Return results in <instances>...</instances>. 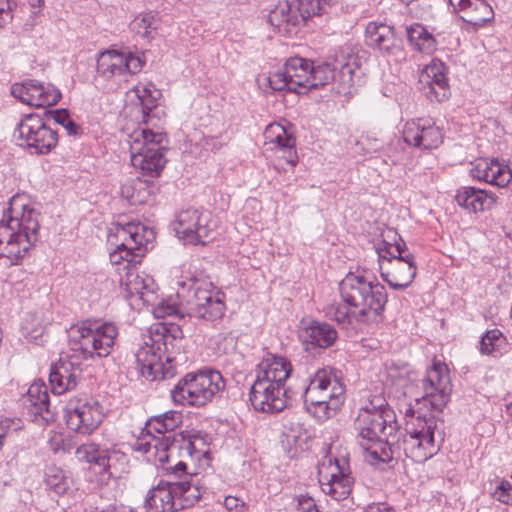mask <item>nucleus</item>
<instances>
[{
  "mask_svg": "<svg viewBox=\"0 0 512 512\" xmlns=\"http://www.w3.org/2000/svg\"><path fill=\"white\" fill-rule=\"evenodd\" d=\"M137 101L130 107L131 114L138 123L146 124L152 122L157 114V99L160 93L155 91L156 95L145 86H136L133 89Z\"/></svg>",
  "mask_w": 512,
  "mask_h": 512,
  "instance_id": "31",
  "label": "nucleus"
},
{
  "mask_svg": "<svg viewBox=\"0 0 512 512\" xmlns=\"http://www.w3.org/2000/svg\"><path fill=\"white\" fill-rule=\"evenodd\" d=\"M46 486L57 495H64L71 487L72 481L60 467L50 465L45 471Z\"/></svg>",
  "mask_w": 512,
  "mask_h": 512,
  "instance_id": "39",
  "label": "nucleus"
},
{
  "mask_svg": "<svg viewBox=\"0 0 512 512\" xmlns=\"http://www.w3.org/2000/svg\"><path fill=\"white\" fill-rule=\"evenodd\" d=\"M502 333L498 329L487 331L480 341V352L482 354L490 355L500 346L499 342L502 339Z\"/></svg>",
  "mask_w": 512,
  "mask_h": 512,
  "instance_id": "46",
  "label": "nucleus"
},
{
  "mask_svg": "<svg viewBox=\"0 0 512 512\" xmlns=\"http://www.w3.org/2000/svg\"><path fill=\"white\" fill-rule=\"evenodd\" d=\"M153 448L160 461L167 460L168 455L166 454L171 449H179L180 445L177 444L178 440L176 435H165L161 437H153Z\"/></svg>",
  "mask_w": 512,
  "mask_h": 512,
  "instance_id": "43",
  "label": "nucleus"
},
{
  "mask_svg": "<svg viewBox=\"0 0 512 512\" xmlns=\"http://www.w3.org/2000/svg\"><path fill=\"white\" fill-rule=\"evenodd\" d=\"M360 409H367L370 413L386 414L388 410H393L387 403L382 393L371 395Z\"/></svg>",
  "mask_w": 512,
  "mask_h": 512,
  "instance_id": "48",
  "label": "nucleus"
},
{
  "mask_svg": "<svg viewBox=\"0 0 512 512\" xmlns=\"http://www.w3.org/2000/svg\"><path fill=\"white\" fill-rule=\"evenodd\" d=\"M168 479L166 481H181L185 478L186 475L182 476V475H179L177 474L176 476H173V471H171L170 473H168ZM194 478L195 476L192 475Z\"/></svg>",
  "mask_w": 512,
  "mask_h": 512,
  "instance_id": "60",
  "label": "nucleus"
},
{
  "mask_svg": "<svg viewBox=\"0 0 512 512\" xmlns=\"http://www.w3.org/2000/svg\"><path fill=\"white\" fill-rule=\"evenodd\" d=\"M337 337L336 329L329 323L317 320L301 321L299 338L304 344L325 349L331 347Z\"/></svg>",
  "mask_w": 512,
  "mask_h": 512,
  "instance_id": "26",
  "label": "nucleus"
},
{
  "mask_svg": "<svg viewBox=\"0 0 512 512\" xmlns=\"http://www.w3.org/2000/svg\"><path fill=\"white\" fill-rule=\"evenodd\" d=\"M379 257L381 277L396 290L406 289L416 276L414 256L402 241H383L376 248Z\"/></svg>",
  "mask_w": 512,
  "mask_h": 512,
  "instance_id": "9",
  "label": "nucleus"
},
{
  "mask_svg": "<svg viewBox=\"0 0 512 512\" xmlns=\"http://www.w3.org/2000/svg\"><path fill=\"white\" fill-rule=\"evenodd\" d=\"M225 388L222 374L213 369H203L186 374L171 391L175 403L202 407L220 395Z\"/></svg>",
  "mask_w": 512,
  "mask_h": 512,
  "instance_id": "8",
  "label": "nucleus"
},
{
  "mask_svg": "<svg viewBox=\"0 0 512 512\" xmlns=\"http://www.w3.org/2000/svg\"><path fill=\"white\" fill-rule=\"evenodd\" d=\"M186 469H187V465L184 462H178L172 468L173 476H176L177 474L182 475V476L189 475L188 473H186Z\"/></svg>",
  "mask_w": 512,
  "mask_h": 512,
  "instance_id": "57",
  "label": "nucleus"
},
{
  "mask_svg": "<svg viewBox=\"0 0 512 512\" xmlns=\"http://www.w3.org/2000/svg\"><path fill=\"white\" fill-rule=\"evenodd\" d=\"M423 394L415 398L417 412L409 409L403 431L396 441L389 437L398 431L396 414L388 410L384 415L359 409L354 421L357 442L367 453L371 464L388 463L394 457L405 456L422 463L433 457L444 441L443 421L434 415L422 413L424 408L441 412L449 401L452 391L446 364L435 361L421 380Z\"/></svg>",
  "mask_w": 512,
  "mask_h": 512,
  "instance_id": "1",
  "label": "nucleus"
},
{
  "mask_svg": "<svg viewBox=\"0 0 512 512\" xmlns=\"http://www.w3.org/2000/svg\"><path fill=\"white\" fill-rule=\"evenodd\" d=\"M264 147L266 151L283 152L287 163L295 165L297 153L295 150V138L287 129L279 123L269 124L264 133Z\"/></svg>",
  "mask_w": 512,
  "mask_h": 512,
  "instance_id": "25",
  "label": "nucleus"
},
{
  "mask_svg": "<svg viewBox=\"0 0 512 512\" xmlns=\"http://www.w3.org/2000/svg\"><path fill=\"white\" fill-rule=\"evenodd\" d=\"M493 497L501 503L512 505V485L502 481L493 492Z\"/></svg>",
  "mask_w": 512,
  "mask_h": 512,
  "instance_id": "50",
  "label": "nucleus"
},
{
  "mask_svg": "<svg viewBox=\"0 0 512 512\" xmlns=\"http://www.w3.org/2000/svg\"><path fill=\"white\" fill-rule=\"evenodd\" d=\"M511 180L512 172L509 167L493 159L487 183L498 187H505Z\"/></svg>",
  "mask_w": 512,
  "mask_h": 512,
  "instance_id": "42",
  "label": "nucleus"
},
{
  "mask_svg": "<svg viewBox=\"0 0 512 512\" xmlns=\"http://www.w3.org/2000/svg\"><path fill=\"white\" fill-rule=\"evenodd\" d=\"M291 371L292 366L287 359L268 354L256 367V380L271 382L276 386H286Z\"/></svg>",
  "mask_w": 512,
  "mask_h": 512,
  "instance_id": "27",
  "label": "nucleus"
},
{
  "mask_svg": "<svg viewBox=\"0 0 512 512\" xmlns=\"http://www.w3.org/2000/svg\"><path fill=\"white\" fill-rule=\"evenodd\" d=\"M406 34L408 42L415 50L427 54L435 50L436 41L422 24L414 23L407 26Z\"/></svg>",
  "mask_w": 512,
  "mask_h": 512,
  "instance_id": "36",
  "label": "nucleus"
},
{
  "mask_svg": "<svg viewBox=\"0 0 512 512\" xmlns=\"http://www.w3.org/2000/svg\"><path fill=\"white\" fill-rule=\"evenodd\" d=\"M102 406L98 401L76 399L71 400L66 407V424L78 434L90 435L103 420Z\"/></svg>",
  "mask_w": 512,
  "mask_h": 512,
  "instance_id": "17",
  "label": "nucleus"
},
{
  "mask_svg": "<svg viewBox=\"0 0 512 512\" xmlns=\"http://www.w3.org/2000/svg\"><path fill=\"white\" fill-rule=\"evenodd\" d=\"M117 335L118 331L114 324L98 325L89 320L83 321L69 330L72 355L83 359H93L95 356L107 357L111 353Z\"/></svg>",
  "mask_w": 512,
  "mask_h": 512,
  "instance_id": "7",
  "label": "nucleus"
},
{
  "mask_svg": "<svg viewBox=\"0 0 512 512\" xmlns=\"http://www.w3.org/2000/svg\"><path fill=\"white\" fill-rule=\"evenodd\" d=\"M447 78L445 75V66L440 61L433 60L431 64L427 65L423 70L420 83L422 85H437L440 84V79Z\"/></svg>",
  "mask_w": 512,
  "mask_h": 512,
  "instance_id": "41",
  "label": "nucleus"
},
{
  "mask_svg": "<svg viewBox=\"0 0 512 512\" xmlns=\"http://www.w3.org/2000/svg\"><path fill=\"white\" fill-rule=\"evenodd\" d=\"M357 58L350 46H342L336 54L334 63L311 61L309 90L318 89L331 81L339 83V89L345 90L353 83Z\"/></svg>",
  "mask_w": 512,
  "mask_h": 512,
  "instance_id": "12",
  "label": "nucleus"
},
{
  "mask_svg": "<svg viewBox=\"0 0 512 512\" xmlns=\"http://www.w3.org/2000/svg\"><path fill=\"white\" fill-rule=\"evenodd\" d=\"M16 8V0H0V28L12 22Z\"/></svg>",
  "mask_w": 512,
  "mask_h": 512,
  "instance_id": "49",
  "label": "nucleus"
},
{
  "mask_svg": "<svg viewBox=\"0 0 512 512\" xmlns=\"http://www.w3.org/2000/svg\"><path fill=\"white\" fill-rule=\"evenodd\" d=\"M31 318H33V320H32L33 324L32 325L34 326V328H32L30 330V328L28 326H24V329L27 330L28 332L34 333L35 334L34 336L36 337L37 333L40 330L39 327L41 326V320L39 319V317H37L36 314L31 315Z\"/></svg>",
  "mask_w": 512,
  "mask_h": 512,
  "instance_id": "56",
  "label": "nucleus"
},
{
  "mask_svg": "<svg viewBox=\"0 0 512 512\" xmlns=\"http://www.w3.org/2000/svg\"><path fill=\"white\" fill-rule=\"evenodd\" d=\"M127 142L132 166L143 176H159L166 163L163 152L166 135L149 128H138L129 135Z\"/></svg>",
  "mask_w": 512,
  "mask_h": 512,
  "instance_id": "6",
  "label": "nucleus"
},
{
  "mask_svg": "<svg viewBox=\"0 0 512 512\" xmlns=\"http://www.w3.org/2000/svg\"><path fill=\"white\" fill-rule=\"evenodd\" d=\"M142 68V63L139 57L133 56L132 54L123 53L122 72L123 75L126 73H136Z\"/></svg>",
  "mask_w": 512,
  "mask_h": 512,
  "instance_id": "52",
  "label": "nucleus"
},
{
  "mask_svg": "<svg viewBox=\"0 0 512 512\" xmlns=\"http://www.w3.org/2000/svg\"><path fill=\"white\" fill-rule=\"evenodd\" d=\"M121 285L127 292L128 297L138 296L144 302H150L154 295V280L145 274H138L131 269L121 278Z\"/></svg>",
  "mask_w": 512,
  "mask_h": 512,
  "instance_id": "33",
  "label": "nucleus"
},
{
  "mask_svg": "<svg viewBox=\"0 0 512 512\" xmlns=\"http://www.w3.org/2000/svg\"><path fill=\"white\" fill-rule=\"evenodd\" d=\"M402 135L409 146L426 150L439 147L444 139L442 128L432 118L425 117L408 121Z\"/></svg>",
  "mask_w": 512,
  "mask_h": 512,
  "instance_id": "19",
  "label": "nucleus"
},
{
  "mask_svg": "<svg viewBox=\"0 0 512 512\" xmlns=\"http://www.w3.org/2000/svg\"><path fill=\"white\" fill-rule=\"evenodd\" d=\"M18 146L35 155H47L58 144V133L35 113L25 114L13 132Z\"/></svg>",
  "mask_w": 512,
  "mask_h": 512,
  "instance_id": "11",
  "label": "nucleus"
},
{
  "mask_svg": "<svg viewBox=\"0 0 512 512\" xmlns=\"http://www.w3.org/2000/svg\"><path fill=\"white\" fill-rule=\"evenodd\" d=\"M339 292L342 302L323 308L327 318L345 329L381 320L388 296L374 274L365 269L347 273L339 283Z\"/></svg>",
  "mask_w": 512,
  "mask_h": 512,
  "instance_id": "2",
  "label": "nucleus"
},
{
  "mask_svg": "<svg viewBox=\"0 0 512 512\" xmlns=\"http://www.w3.org/2000/svg\"><path fill=\"white\" fill-rule=\"evenodd\" d=\"M123 53L108 50L99 54L97 58V73L104 79H111L122 72Z\"/></svg>",
  "mask_w": 512,
  "mask_h": 512,
  "instance_id": "37",
  "label": "nucleus"
},
{
  "mask_svg": "<svg viewBox=\"0 0 512 512\" xmlns=\"http://www.w3.org/2000/svg\"><path fill=\"white\" fill-rule=\"evenodd\" d=\"M156 318H165L167 316H174L178 314V307L174 303L168 301H160L153 309Z\"/></svg>",
  "mask_w": 512,
  "mask_h": 512,
  "instance_id": "51",
  "label": "nucleus"
},
{
  "mask_svg": "<svg viewBox=\"0 0 512 512\" xmlns=\"http://www.w3.org/2000/svg\"><path fill=\"white\" fill-rule=\"evenodd\" d=\"M11 94L23 104L34 107L53 106L61 99V93L55 86L31 79L13 84Z\"/></svg>",
  "mask_w": 512,
  "mask_h": 512,
  "instance_id": "21",
  "label": "nucleus"
},
{
  "mask_svg": "<svg viewBox=\"0 0 512 512\" xmlns=\"http://www.w3.org/2000/svg\"><path fill=\"white\" fill-rule=\"evenodd\" d=\"M505 400L508 401L506 404V411L509 415L512 416V393L508 394Z\"/></svg>",
  "mask_w": 512,
  "mask_h": 512,
  "instance_id": "61",
  "label": "nucleus"
},
{
  "mask_svg": "<svg viewBox=\"0 0 512 512\" xmlns=\"http://www.w3.org/2000/svg\"><path fill=\"white\" fill-rule=\"evenodd\" d=\"M182 423V414L177 411H167L163 414L152 416L146 423L149 433L154 430L158 434L173 431Z\"/></svg>",
  "mask_w": 512,
  "mask_h": 512,
  "instance_id": "38",
  "label": "nucleus"
},
{
  "mask_svg": "<svg viewBox=\"0 0 512 512\" xmlns=\"http://www.w3.org/2000/svg\"><path fill=\"white\" fill-rule=\"evenodd\" d=\"M180 341L181 339H177L164 325H158L155 331L150 330L148 340L144 342L142 347L153 348L157 356L165 357L169 362L172 358H176L175 355L180 352Z\"/></svg>",
  "mask_w": 512,
  "mask_h": 512,
  "instance_id": "29",
  "label": "nucleus"
},
{
  "mask_svg": "<svg viewBox=\"0 0 512 512\" xmlns=\"http://www.w3.org/2000/svg\"><path fill=\"white\" fill-rule=\"evenodd\" d=\"M216 225L208 211L189 208L181 211L174 223V231L186 244L205 245L213 238Z\"/></svg>",
  "mask_w": 512,
  "mask_h": 512,
  "instance_id": "15",
  "label": "nucleus"
},
{
  "mask_svg": "<svg viewBox=\"0 0 512 512\" xmlns=\"http://www.w3.org/2000/svg\"><path fill=\"white\" fill-rule=\"evenodd\" d=\"M310 66V60L292 57L277 72L258 78L259 86L266 93L270 91H287L297 94L307 93L311 77Z\"/></svg>",
  "mask_w": 512,
  "mask_h": 512,
  "instance_id": "13",
  "label": "nucleus"
},
{
  "mask_svg": "<svg viewBox=\"0 0 512 512\" xmlns=\"http://www.w3.org/2000/svg\"><path fill=\"white\" fill-rule=\"evenodd\" d=\"M249 400L255 410L278 413L288 406V390L286 386H276L274 383L255 379L250 389Z\"/></svg>",
  "mask_w": 512,
  "mask_h": 512,
  "instance_id": "20",
  "label": "nucleus"
},
{
  "mask_svg": "<svg viewBox=\"0 0 512 512\" xmlns=\"http://www.w3.org/2000/svg\"><path fill=\"white\" fill-rule=\"evenodd\" d=\"M224 506L230 512H244L245 503L235 496H227L224 499Z\"/></svg>",
  "mask_w": 512,
  "mask_h": 512,
  "instance_id": "54",
  "label": "nucleus"
},
{
  "mask_svg": "<svg viewBox=\"0 0 512 512\" xmlns=\"http://www.w3.org/2000/svg\"><path fill=\"white\" fill-rule=\"evenodd\" d=\"M319 483L324 494L333 500L346 499L352 491L354 479L351 476L345 458L335 459L328 467L319 470Z\"/></svg>",
  "mask_w": 512,
  "mask_h": 512,
  "instance_id": "18",
  "label": "nucleus"
},
{
  "mask_svg": "<svg viewBox=\"0 0 512 512\" xmlns=\"http://www.w3.org/2000/svg\"><path fill=\"white\" fill-rule=\"evenodd\" d=\"M366 42L369 46L389 51L395 42L394 30L384 23L370 22L366 27Z\"/></svg>",
  "mask_w": 512,
  "mask_h": 512,
  "instance_id": "35",
  "label": "nucleus"
},
{
  "mask_svg": "<svg viewBox=\"0 0 512 512\" xmlns=\"http://www.w3.org/2000/svg\"><path fill=\"white\" fill-rule=\"evenodd\" d=\"M135 359L139 372L149 381L169 379L176 374L174 364L176 358H172L169 362L165 359L163 363V358L157 356L153 348L140 347L135 353Z\"/></svg>",
  "mask_w": 512,
  "mask_h": 512,
  "instance_id": "23",
  "label": "nucleus"
},
{
  "mask_svg": "<svg viewBox=\"0 0 512 512\" xmlns=\"http://www.w3.org/2000/svg\"><path fill=\"white\" fill-rule=\"evenodd\" d=\"M345 387L340 382L337 371L331 368L318 369L309 378L303 399L306 410L323 421L336 412L342 404Z\"/></svg>",
  "mask_w": 512,
  "mask_h": 512,
  "instance_id": "4",
  "label": "nucleus"
},
{
  "mask_svg": "<svg viewBox=\"0 0 512 512\" xmlns=\"http://www.w3.org/2000/svg\"><path fill=\"white\" fill-rule=\"evenodd\" d=\"M144 229V226L132 222L116 226L115 232L108 236V242L115 246L109 255L112 264L126 262L125 268H129L140 262L145 253Z\"/></svg>",
  "mask_w": 512,
  "mask_h": 512,
  "instance_id": "14",
  "label": "nucleus"
},
{
  "mask_svg": "<svg viewBox=\"0 0 512 512\" xmlns=\"http://www.w3.org/2000/svg\"><path fill=\"white\" fill-rule=\"evenodd\" d=\"M204 146L206 148H210L212 151L219 150L223 145L227 142V137L223 135H219L217 137L214 136H206L203 139Z\"/></svg>",
  "mask_w": 512,
  "mask_h": 512,
  "instance_id": "55",
  "label": "nucleus"
},
{
  "mask_svg": "<svg viewBox=\"0 0 512 512\" xmlns=\"http://www.w3.org/2000/svg\"><path fill=\"white\" fill-rule=\"evenodd\" d=\"M151 182L141 177L128 179L120 187V194L130 205H142L151 197Z\"/></svg>",
  "mask_w": 512,
  "mask_h": 512,
  "instance_id": "34",
  "label": "nucleus"
},
{
  "mask_svg": "<svg viewBox=\"0 0 512 512\" xmlns=\"http://www.w3.org/2000/svg\"><path fill=\"white\" fill-rule=\"evenodd\" d=\"M76 456L80 461L98 466L99 473L112 475L111 468L120 454L117 451L101 449L95 443H85L76 449Z\"/></svg>",
  "mask_w": 512,
  "mask_h": 512,
  "instance_id": "30",
  "label": "nucleus"
},
{
  "mask_svg": "<svg viewBox=\"0 0 512 512\" xmlns=\"http://www.w3.org/2000/svg\"><path fill=\"white\" fill-rule=\"evenodd\" d=\"M325 4L331 9L333 6L340 3V0H323Z\"/></svg>",
  "mask_w": 512,
  "mask_h": 512,
  "instance_id": "62",
  "label": "nucleus"
},
{
  "mask_svg": "<svg viewBox=\"0 0 512 512\" xmlns=\"http://www.w3.org/2000/svg\"><path fill=\"white\" fill-rule=\"evenodd\" d=\"M493 159L479 158L471 163L470 175L477 180L487 183Z\"/></svg>",
  "mask_w": 512,
  "mask_h": 512,
  "instance_id": "47",
  "label": "nucleus"
},
{
  "mask_svg": "<svg viewBox=\"0 0 512 512\" xmlns=\"http://www.w3.org/2000/svg\"><path fill=\"white\" fill-rule=\"evenodd\" d=\"M449 3L459 10L460 18L475 31L494 16L492 7L484 0H449Z\"/></svg>",
  "mask_w": 512,
  "mask_h": 512,
  "instance_id": "28",
  "label": "nucleus"
},
{
  "mask_svg": "<svg viewBox=\"0 0 512 512\" xmlns=\"http://www.w3.org/2000/svg\"><path fill=\"white\" fill-rule=\"evenodd\" d=\"M50 117L64 127L68 135L76 136L80 132V126L76 124L69 116L67 110H55L49 112Z\"/></svg>",
  "mask_w": 512,
  "mask_h": 512,
  "instance_id": "45",
  "label": "nucleus"
},
{
  "mask_svg": "<svg viewBox=\"0 0 512 512\" xmlns=\"http://www.w3.org/2000/svg\"><path fill=\"white\" fill-rule=\"evenodd\" d=\"M91 512H124L116 506H107L105 508L95 507V509Z\"/></svg>",
  "mask_w": 512,
  "mask_h": 512,
  "instance_id": "59",
  "label": "nucleus"
},
{
  "mask_svg": "<svg viewBox=\"0 0 512 512\" xmlns=\"http://www.w3.org/2000/svg\"><path fill=\"white\" fill-rule=\"evenodd\" d=\"M422 91L431 101L442 102L450 96L447 78L440 79V84L438 83L437 85H423Z\"/></svg>",
  "mask_w": 512,
  "mask_h": 512,
  "instance_id": "44",
  "label": "nucleus"
},
{
  "mask_svg": "<svg viewBox=\"0 0 512 512\" xmlns=\"http://www.w3.org/2000/svg\"><path fill=\"white\" fill-rule=\"evenodd\" d=\"M203 492L193 476H185L181 481H160L149 490L145 509L146 512H177L194 506Z\"/></svg>",
  "mask_w": 512,
  "mask_h": 512,
  "instance_id": "5",
  "label": "nucleus"
},
{
  "mask_svg": "<svg viewBox=\"0 0 512 512\" xmlns=\"http://www.w3.org/2000/svg\"><path fill=\"white\" fill-rule=\"evenodd\" d=\"M157 26L158 19L153 12L140 14L130 24L131 30L144 38H148L151 31L157 29Z\"/></svg>",
  "mask_w": 512,
  "mask_h": 512,
  "instance_id": "40",
  "label": "nucleus"
},
{
  "mask_svg": "<svg viewBox=\"0 0 512 512\" xmlns=\"http://www.w3.org/2000/svg\"><path fill=\"white\" fill-rule=\"evenodd\" d=\"M137 450L144 452V453H151L154 451L153 448V441L152 442H145V443H139Z\"/></svg>",
  "mask_w": 512,
  "mask_h": 512,
  "instance_id": "58",
  "label": "nucleus"
},
{
  "mask_svg": "<svg viewBox=\"0 0 512 512\" xmlns=\"http://www.w3.org/2000/svg\"><path fill=\"white\" fill-rule=\"evenodd\" d=\"M81 375L82 368L77 355H70L68 359H60L59 363L51 368L49 374L52 392L61 395L74 389Z\"/></svg>",
  "mask_w": 512,
  "mask_h": 512,
  "instance_id": "24",
  "label": "nucleus"
},
{
  "mask_svg": "<svg viewBox=\"0 0 512 512\" xmlns=\"http://www.w3.org/2000/svg\"><path fill=\"white\" fill-rule=\"evenodd\" d=\"M297 502L298 512H319L314 499L307 495L298 496Z\"/></svg>",
  "mask_w": 512,
  "mask_h": 512,
  "instance_id": "53",
  "label": "nucleus"
},
{
  "mask_svg": "<svg viewBox=\"0 0 512 512\" xmlns=\"http://www.w3.org/2000/svg\"><path fill=\"white\" fill-rule=\"evenodd\" d=\"M190 315L214 321L225 312L224 295L214 290L211 282L195 280L189 288L187 298Z\"/></svg>",
  "mask_w": 512,
  "mask_h": 512,
  "instance_id": "16",
  "label": "nucleus"
},
{
  "mask_svg": "<svg viewBox=\"0 0 512 512\" xmlns=\"http://www.w3.org/2000/svg\"><path fill=\"white\" fill-rule=\"evenodd\" d=\"M329 10L323 0L284 1L270 11L268 21L278 33L291 37L309 18L326 14Z\"/></svg>",
  "mask_w": 512,
  "mask_h": 512,
  "instance_id": "10",
  "label": "nucleus"
},
{
  "mask_svg": "<svg viewBox=\"0 0 512 512\" xmlns=\"http://www.w3.org/2000/svg\"><path fill=\"white\" fill-rule=\"evenodd\" d=\"M39 213L29 206L27 198L15 195L0 220V257L9 265H17L38 240Z\"/></svg>",
  "mask_w": 512,
  "mask_h": 512,
  "instance_id": "3",
  "label": "nucleus"
},
{
  "mask_svg": "<svg viewBox=\"0 0 512 512\" xmlns=\"http://www.w3.org/2000/svg\"><path fill=\"white\" fill-rule=\"evenodd\" d=\"M455 200L464 209L477 213L490 209L495 198L486 191L474 187H461L457 190Z\"/></svg>",
  "mask_w": 512,
  "mask_h": 512,
  "instance_id": "32",
  "label": "nucleus"
},
{
  "mask_svg": "<svg viewBox=\"0 0 512 512\" xmlns=\"http://www.w3.org/2000/svg\"><path fill=\"white\" fill-rule=\"evenodd\" d=\"M23 406L30 421L45 426L55 421L56 412L50 407L47 386L33 383L23 397Z\"/></svg>",
  "mask_w": 512,
  "mask_h": 512,
  "instance_id": "22",
  "label": "nucleus"
}]
</instances>
